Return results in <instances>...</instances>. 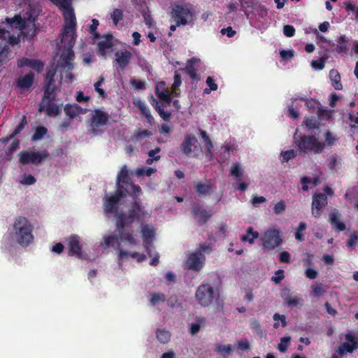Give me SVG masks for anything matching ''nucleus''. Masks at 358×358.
<instances>
[{
  "mask_svg": "<svg viewBox=\"0 0 358 358\" xmlns=\"http://www.w3.org/2000/svg\"><path fill=\"white\" fill-rule=\"evenodd\" d=\"M103 82H104L103 77H100L99 80L97 82H96L94 85L96 92H97L101 97L106 96L105 90L101 88V86L103 83Z\"/></svg>",
  "mask_w": 358,
  "mask_h": 358,
  "instance_id": "obj_51",
  "label": "nucleus"
},
{
  "mask_svg": "<svg viewBox=\"0 0 358 358\" xmlns=\"http://www.w3.org/2000/svg\"><path fill=\"white\" fill-rule=\"evenodd\" d=\"M156 337L160 343H166L170 341L171 334L167 330L158 329L156 331Z\"/></svg>",
  "mask_w": 358,
  "mask_h": 358,
  "instance_id": "obj_34",
  "label": "nucleus"
},
{
  "mask_svg": "<svg viewBox=\"0 0 358 358\" xmlns=\"http://www.w3.org/2000/svg\"><path fill=\"white\" fill-rule=\"evenodd\" d=\"M73 52L69 50L66 53H62L59 61L58 67L62 69V79L67 83H71L75 78V76L71 72L73 68Z\"/></svg>",
  "mask_w": 358,
  "mask_h": 358,
  "instance_id": "obj_10",
  "label": "nucleus"
},
{
  "mask_svg": "<svg viewBox=\"0 0 358 358\" xmlns=\"http://www.w3.org/2000/svg\"><path fill=\"white\" fill-rule=\"evenodd\" d=\"M142 238L143 239L144 246L146 250L150 248V243L155 236V229L153 227L144 225L141 229Z\"/></svg>",
  "mask_w": 358,
  "mask_h": 358,
  "instance_id": "obj_23",
  "label": "nucleus"
},
{
  "mask_svg": "<svg viewBox=\"0 0 358 358\" xmlns=\"http://www.w3.org/2000/svg\"><path fill=\"white\" fill-rule=\"evenodd\" d=\"M304 124L306 126L310 129H314L318 128L319 124L315 119L313 118H306L304 120Z\"/></svg>",
  "mask_w": 358,
  "mask_h": 358,
  "instance_id": "obj_56",
  "label": "nucleus"
},
{
  "mask_svg": "<svg viewBox=\"0 0 358 358\" xmlns=\"http://www.w3.org/2000/svg\"><path fill=\"white\" fill-rule=\"evenodd\" d=\"M206 84L209 87V89H205L204 92L208 94L211 90H216L217 89V85L214 83L213 79L211 77H208L206 80Z\"/></svg>",
  "mask_w": 358,
  "mask_h": 358,
  "instance_id": "obj_58",
  "label": "nucleus"
},
{
  "mask_svg": "<svg viewBox=\"0 0 358 358\" xmlns=\"http://www.w3.org/2000/svg\"><path fill=\"white\" fill-rule=\"evenodd\" d=\"M41 12V7L38 3L29 4L27 10L22 15L15 16L13 19H6L8 28H0V39L8 40L10 45L18 43V36H16L15 30L20 31L27 37H33L36 35V28L34 22Z\"/></svg>",
  "mask_w": 358,
  "mask_h": 358,
  "instance_id": "obj_2",
  "label": "nucleus"
},
{
  "mask_svg": "<svg viewBox=\"0 0 358 358\" xmlns=\"http://www.w3.org/2000/svg\"><path fill=\"white\" fill-rule=\"evenodd\" d=\"M115 209L117 217L116 227L121 243V246L119 247L118 260L120 262H124L135 259L137 262L145 260L146 256L144 254L130 250L136 245L137 239L134 234L133 230L127 227H128L135 218L138 220H145L148 217V214L143 210L136 201H135L132 209L129 210V216H127L125 214L119 215L117 208H115Z\"/></svg>",
  "mask_w": 358,
  "mask_h": 358,
  "instance_id": "obj_1",
  "label": "nucleus"
},
{
  "mask_svg": "<svg viewBox=\"0 0 358 358\" xmlns=\"http://www.w3.org/2000/svg\"><path fill=\"white\" fill-rule=\"evenodd\" d=\"M215 296L213 287L208 284L200 285L195 292L196 301L202 307L210 306L214 301Z\"/></svg>",
  "mask_w": 358,
  "mask_h": 358,
  "instance_id": "obj_11",
  "label": "nucleus"
},
{
  "mask_svg": "<svg viewBox=\"0 0 358 358\" xmlns=\"http://www.w3.org/2000/svg\"><path fill=\"white\" fill-rule=\"evenodd\" d=\"M152 105L155 106L157 112L159 113L160 117L164 120H169L171 117V113L169 112L164 111L161 106H158L157 101L152 96Z\"/></svg>",
  "mask_w": 358,
  "mask_h": 358,
  "instance_id": "obj_41",
  "label": "nucleus"
},
{
  "mask_svg": "<svg viewBox=\"0 0 358 358\" xmlns=\"http://www.w3.org/2000/svg\"><path fill=\"white\" fill-rule=\"evenodd\" d=\"M231 175L237 180H241L243 175V169L239 163H236L231 168Z\"/></svg>",
  "mask_w": 358,
  "mask_h": 358,
  "instance_id": "obj_35",
  "label": "nucleus"
},
{
  "mask_svg": "<svg viewBox=\"0 0 358 358\" xmlns=\"http://www.w3.org/2000/svg\"><path fill=\"white\" fill-rule=\"evenodd\" d=\"M282 161L288 162L296 156V151L294 150H289L282 152L280 154Z\"/></svg>",
  "mask_w": 358,
  "mask_h": 358,
  "instance_id": "obj_54",
  "label": "nucleus"
},
{
  "mask_svg": "<svg viewBox=\"0 0 358 358\" xmlns=\"http://www.w3.org/2000/svg\"><path fill=\"white\" fill-rule=\"evenodd\" d=\"M34 74L28 73L24 76H20L16 80V85L22 91L27 90L31 87L34 83Z\"/></svg>",
  "mask_w": 358,
  "mask_h": 358,
  "instance_id": "obj_25",
  "label": "nucleus"
},
{
  "mask_svg": "<svg viewBox=\"0 0 358 358\" xmlns=\"http://www.w3.org/2000/svg\"><path fill=\"white\" fill-rule=\"evenodd\" d=\"M17 66L19 67H23L25 66H30L37 71H41L43 68V64L41 62L27 58H22L19 59L17 62Z\"/></svg>",
  "mask_w": 358,
  "mask_h": 358,
  "instance_id": "obj_28",
  "label": "nucleus"
},
{
  "mask_svg": "<svg viewBox=\"0 0 358 358\" xmlns=\"http://www.w3.org/2000/svg\"><path fill=\"white\" fill-rule=\"evenodd\" d=\"M155 92L159 99L170 103L171 96L173 95L172 91L170 92L166 87L164 82H159L156 84Z\"/></svg>",
  "mask_w": 358,
  "mask_h": 358,
  "instance_id": "obj_22",
  "label": "nucleus"
},
{
  "mask_svg": "<svg viewBox=\"0 0 358 358\" xmlns=\"http://www.w3.org/2000/svg\"><path fill=\"white\" fill-rule=\"evenodd\" d=\"M46 133H47V129L45 127H38L36 129L35 134L32 136V140L33 141L40 140L46 134Z\"/></svg>",
  "mask_w": 358,
  "mask_h": 358,
  "instance_id": "obj_52",
  "label": "nucleus"
},
{
  "mask_svg": "<svg viewBox=\"0 0 358 358\" xmlns=\"http://www.w3.org/2000/svg\"><path fill=\"white\" fill-rule=\"evenodd\" d=\"M199 64L200 60L199 59L193 58L188 61L187 65L186 66V70L190 75L191 78L193 79L196 78V72L197 71V67L199 66Z\"/></svg>",
  "mask_w": 358,
  "mask_h": 358,
  "instance_id": "obj_32",
  "label": "nucleus"
},
{
  "mask_svg": "<svg viewBox=\"0 0 358 358\" xmlns=\"http://www.w3.org/2000/svg\"><path fill=\"white\" fill-rule=\"evenodd\" d=\"M284 278V272L282 270H278L275 272V276L272 277L271 280L275 283H279Z\"/></svg>",
  "mask_w": 358,
  "mask_h": 358,
  "instance_id": "obj_64",
  "label": "nucleus"
},
{
  "mask_svg": "<svg viewBox=\"0 0 358 358\" xmlns=\"http://www.w3.org/2000/svg\"><path fill=\"white\" fill-rule=\"evenodd\" d=\"M51 1L59 6L63 13L65 24L61 43L64 47L62 53H66L69 50L72 51L71 48L76 41V16L71 6V0H51Z\"/></svg>",
  "mask_w": 358,
  "mask_h": 358,
  "instance_id": "obj_3",
  "label": "nucleus"
},
{
  "mask_svg": "<svg viewBox=\"0 0 358 358\" xmlns=\"http://www.w3.org/2000/svg\"><path fill=\"white\" fill-rule=\"evenodd\" d=\"M201 251L193 252L190 254L188 257V259L186 262V268L189 269L199 271L200 270L204 264L205 257L201 253V251H210L208 246H201Z\"/></svg>",
  "mask_w": 358,
  "mask_h": 358,
  "instance_id": "obj_13",
  "label": "nucleus"
},
{
  "mask_svg": "<svg viewBox=\"0 0 358 358\" xmlns=\"http://www.w3.org/2000/svg\"><path fill=\"white\" fill-rule=\"evenodd\" d=\"M98 53L105 57L106 54L112 50L114 45L113 37L111 34H107L98 38Z\"/></svg>",
  "mask_w": 358,
  "mask_h": 358,
  "instance_id": "obj_16",
  "label": "nucleus"
},
{
  "mask_svg": "<svg viewBox=\"0 0 358 358\" xmlns=\"http://www.w3.org/2000/svg\"><path fill=\"white\" fill-rule=\"evenodd\" d=\"M329 222L333 227L339 231H343L345 229V224L341 220V214L336 209L330 213Z\"/></svg>",
  "mask_w": 358,
  "mask_h": 358,
  "instance_id": "obj_27",
  "label": "nucleus"
},
{
  "mask_svg": "<svg viewBox=\"0 0 358 358\" xmlns=\"http://www.w3.org/2000/svg\"><path fill=\"white\" fill-rule=\"evenodd\" d=\"M55 89L52 86L51 81L48 85L45 91L43 99L41 101L39 111H45L48 116L55 117L58 115L62 109V103L56 105L54 101L56 100Z\"/></svg>",
  "mask_w": 358,
  "mask_h": 358,
  "instance_id": "obj_6",
  "label": "nucleus"
},
{
  "mask_svg": "<svg viewBox=\"0 0 358 358\" xmlns=\"http://www.w3.org/2000/svg\"><path fill=\"white\" fill-rule=\"evenodd\" d=\"M261 242L264 250H273L279 247L283 242L282 231L276 227L268 228L263 233Z\"/></svg>",
  "mask_w": 358,
  "mask_h": 358,
  "instance_id": "obj_9",
  "label": "nucleus"
},
{
  "mask_svg": "<svg viewBox=\"0 0 358 358\" xmlns=\"http://www.w3.org/2000/svg\"><path fill=\"white\" fill-rule=\"evenodd\" d=\"M33 227L24 217H17L13 222V236L15 241L22 246H27L34 240Z\"/></svg>",
  "mask_w": 358,
  "mask_h": 358,
  "instance_id": "obj_4",
  "label": "nucleus"
},
{
  "mask_svg": "<svg viewBox=\"0 0 358 358\" xmlns=\"http://www.w3.org/2000/svg\"><path fill=\"white\" fill-rule=\"evenodd\" d=\"M64 112L70 118H75L80 115L86 113L87 109L82 108L78 104H67L64 107Z\"/></svg>",
  "mask_w": 358,
  "mask_h": 358,
  "instance_id": "obj_26",
  "label": "nucleus"
},
{
  "mask_svg": "<svg viewBox=\"0 0 358 358\" xmlns=\"http://www.w3.org/2000/svg\"><path fill=\"white\" fill-rule=\"evenodd\" d=\"M327 204V197L323 194H316L313 197L312 202V215L315 217H319L321 215L322 210Z\"/></svg>",
  "mask_w": 358,
  "mask_h": 358,
  "instance_id": "obj_18",
  "label": "nucleus"
},
{
  "mask_svg": "<svg viewBox=\"0 0 358 358\" xmlns=\"http://www.w3.org/2000/svg\"><path fill=\"white\" fill-rule=\"evenodd\" d=\"M329 167L332 170H335L338 168L341 164V158L337 155H334L331 156L329 159Z\"/></svg>",
  "mask_w": 358,
  "mask_h": 358,
  "instance_id": "obj_39",
  "label": "nucleus"
},
{
  "mask_svg": "<svg viewBox=\"0 0 358 358\" xmlns=\"http://www.w3.org/2000/svg\"><path fill=\"white\" fill-rule=\"evenodd\" d=\"M101 245L104 248L113 247L117 251L119 254V247L121 246L120 236L117 237L115 235H105L103 236Z\"/></svg>",
  "mask_w": 358,
  "mask_h": 358,
  "instance_id": "obj_24",
  "label": "nucleus"
},
{
  "mask_svg": "<svg viewBox=\"0 0 358 358\" xmlns=\"http://www.w3.org/2000/svg\"><path fill=\"white\" fill-rule=\"evenodd\" d=\"M348 38L345 36H341L338 41L336 50L341 53L345 52L348 48Z\"/></svg>",
  "mask_w": 358,
  "mask_h": 358,
  "instance_id": "obj_37",
  "label": "nucleus"
},
{
  "mask_svg": "<svg viewBox=\"0 0 358 358\" xmlns=\"http://www.w3.org/2000/svg\"><path fill=\"white\" fill-rule=\"evenodd\" d=\"M193 213L194 218L199 222V223H205L207 220L210 217L211 213L209 212H207L206 210L202 209L199 206H195L193 209Z\"/></svg>",
  "mask_w": 358,
  "mask_h": 358,
  "instance_id": "obj_29",
  "label": "nucleus"
},
{
  "mask_svg": "<svg viewBox=\"0 0 358 358\" xmlns=\"http://www.w3.org/2000/svg\"><path fill=\"white\" fill-rule=\"evenodd\" d=\"M259 237V233L254 231L252 227H249L247 230L245 235L242 236L241 240L243 242H248L250 244H252L255 240Z\"/></svg>",
  "mask_w": 358,
  "mask_h": 358,
  "instance_id": "obj_33",
  "label": "nucleus"
},
{
  "mask_svg": "<svg viewBox=\"0 0 358 358\" xmlns=\"http://www.w3.org/2000/svg\"><path fill=\"white\" fill-rule=\"evenodd\" d=\"M285 210V203L283 201H280L275 204L273 210L275 214H281Z\"/></svg>",
  "mask_w": 358,
  "mask_h": 358,
  "instance_id": "obj_59",
  "label": "nucleus"
},
{
  "mask_svg": "<svg viewBox=\"0 0 358 358\" xmlns=\"http://www.w3.org/2000/svg\"><path fill=\"white\" fill-rule=\"evenodd\" d=\"M156 172V169L154 168H138L136 170V173L138 176L145 175L147 176H151L152 173Z\"/></svg>",
  "mask_w": 358,
  "mask_h": 358,
  "instance_id": "obj_49",
  "label": "nucleus"
},
{
  "mask_svg": "<svg viewBox=\"0 0 358 358\" xmlns=\"http://www.w3.org/2000/svg\"><path fill=\"white\" fill-rule=\"evenodd\" d=\"M279 260L281 262L287 263V264L290 263L291 262L290 254L288 252H286V251L282 252L280 254Z\"/></svg>",
  "mask_w": 358,
  "mask_h": 358,
  "instance_id": "obj_63",
  "label": "nucleus"
},
{
  "mask_svg": "<svg viewBox=\"0 0 358 358\" xmlns=\"http://www.w3.org/2000/svg\"><path fill=\"white\" fill-rule=\"evenodd\" d=\"M238 349L241 351L248 350L250 348V344L248 340L241 339L237 341Z\"/></svg>",
  "mask_w": 358,
  "mask_h": 358,
  "instance_id": "obj_55",
  "label": "nucleus"
},
{
  "mask_svg": "<svg viewBox=\"0 0 358 358\" xmlns=\"http://www.w3.org/2000/svg\"><path fill=\"white\" fill-rule=\"evenodd\" d=\"M232 345L229 344H217L215 346V351L222 356H224L225 355H230L232 351Z\"/></svg>",
  "mask_w": 358,
  "mask_h": 358,
  "instance_id": "obj_38",
  "label": "nucleus"
},
{
  "mask_svg": "<svg viewBox=\"0 0 358 358\" xmlns=\"http://www.w3.org/2000/svg\"><path fill=\"white\" fill-rule=\"evenodd\" d=\"M214 188L215 187L211 184L204 185L202 183H199L196 185V191L201 194H209L214 189Z\"/></svg>",
  "mask_w": 358,
  "mask_h": 358,
  "instance_id": "obj_40",
  "label": "nucleus"
},
{
  "mask_svg": "<svg viewBox=\"0 0 358 358\" xmlns=\"http://www.w3.org/2000/svg\"><path fill=\"white\" fill-rule=\"evenodd\" d=\"M182 153L189 157H197L201 152L198 139L192 134L186 135L180 145Z\"/></svg>",
  "mask_w": 358,
  "mask_h": 358,
  "instance_id": "obj_12",
  "label": "nucleus"
},
{
  "mask_svg": "<svg viewBox=\"0 0 358 358\" xmlns=\"http://www.w3.org/2000/svg\"><path fill=\"white\" fill-rule=\"evenodd\" d=\"M299 152L302 155L320 154L326 148V144L314 136L304 135L297 143Z\"/></svg>",
  "mask_w": 358,
  "mask_h": 358,
  "instance_id": "obj_5",
  "label": "nucleus"
},
{
  "mask_svg": "<svg viewBox=\"0 0 358 358\" xmlns=\"http://www.w3.org/2000/svg\"><path fill=\"white\" fill-rule=\"evenodd\" d=\"M146 250L148 252V255L152 258V259L150 262V264L151 266H157L159 263V255L157 253L152 254L150 248H148V250Z\"/></svg>",
  "mask_w": 358,
  "mask_h": 358,
  "instance_id": "obj_61",
  "label": "nucleus"
},
{
  "mask_svg": "<svg viewBox=\"0 0 358 358\" xmlns=\"http://www.w3.org/2000/svg\"><path fill=\"white\" fill-rule=\"evenodd\" d=\"M131 56V52L127 50H118L115 53V62L120 71H123L129 64Z\"/></svg>",
  "mask_w": 358,
  "mask_h": 358,
  "instance_id": "obj_20",
  "label": "nucleus"
},
{
  "mask_svg": "<svg viewBox=\"0 0 358 358\" xmlns=\"http://www.w3.org/2000/svg\"><path fill=\"white\" fill-rule=\"evenodd\" d=\"M181 83L182 81L180 76L177 72H176L174 76V82L172 85V93L173 96H177L179 95V92H178L177 88L181 85Z\"/></svg>",
  "mask_w": 358,
  "mask_h": 358,
  "instance_id": "obj_46",
  "label": "nucleus"
},
{
  "mask_svg": "<svg viewBox=\"0 0 358 358\" xmlns=\"http://www.w3.org/2000/svg\"><path fill=\"white\" fill-rule=\"evenodd\" d=\"M337 141L336 136L331 132L327 131L325 134V142L326 146L333 145Z\"/></svg>",
  "mask_w": 358,
  "mask_h": 358,
  "instance_id": "obj_53",
  "label": "nucleus"
},
{
  "mask_svg": "<svg viewBox=\"0 0 358 358\" xmlns=\"http://www.w3.org/2000/svg\"><path fill=\"white\" fill-rule=\"evenodd\" d=\"M306 229V224L305 222H300L299 224V227L297 228V230L295 233V238L299 241H302L303 240V234L302 232L305 231Z\"/></svg>",
  "mask_w": 358,
  "mask_h": 358,
  "instance_id": "obj_50",
  "label": "nucleus"
},
{
  "mask_svg": "<svg viewBox=\"0 0 358 358\" xmlns=\"http://www.w3.org/2000/svg\"><path fill=\"white\" fill-rule=\"evenodd\" d=\"M110 18L112 19L113 24L117 25V23L123 18L122 11L120 9H114L110 13Z\"/></svg>",
  "mask_w": 358,
  "mask_h": 358,
  "instance_id": "obj_47",
  "label": "nucleus"
},
{
  "mask_svg": "<svg viewBox=\"0 0 358 358\" xmlns=\"http://www.w3.org/2000/svg\"><path fill=\"white\" fill-rule=\"evenodd\" d=\"M325 60L320 58L317 60H313L311 62V66L316 70H322L324 67Z\"/></svg>",
  "mask_w": 358,
  "mask_h": 358,
  "instance_id": "obj_57",
  "label": "nucleus"
},
{
  "mask_svg": "<svg viewBox=\"0 0 358 358\" xmlns=\"http://www.w3.org/2000/svg\"><path fill=\"white\" fill-rule=\"evenodd\" d=\"M206 148V156L210 159L213 158V145L210 139L204 141Z\"/></svg>",
  "mask_w": 358,
  "mask_h": 358,
  "instance_id": "obj_60",
  "label": "nucleus"
},
{
  "mask_svg": "<svg viewBox=\"0 0 358 358\" xmlns=\"http://www.w3.org/2000/svg\"><path fill=\"white\" fill-rule=\"evenodd\" d=\"M345 339L347 341L341 345L337 351L341 356H343L347 353H352L358 348L357 343L352 334H347Z\"/></svg>",
  "mask_w": 358,
  "mask_h": 358,
  "instance_id": "obj_19",
  "label": "nucleus"
},
{
  "mask_svg": "<svg viewBox=\"0 0 358 358\" xmlns=\"http://www.w3.org/2000/svg\"><path fill=\"white\" fill-rule=\"evenodd\" d=\"M108 120V115L101 110H96L92 116L90 124L91 133L96 134L99 128L106 124Z\"/></svg>",
  "mask_w": 358,
  "mask_h": 358,
  "instance_id": "obj_17",
  "label": "nucleus"
},
{
  "mask_svg": "<svg viewBox=\"0 0 358 358\" xmlns=\"http://www.w3.org/2000/svg\"><path fill=\"white\" fill-rule=\"evenodd\" d=\"M48 157V152H24L20 154V162L23 164L32 163L39 164Z\"/></svg>",
  "mask_w": 358,
  "mask_h": 358,
  "instance_id": "obj_14",
  "label": "nucleus"
},
{
  "mask_svg": "<svg viewBox=\"0 0 358 358\" xmlns=\"http://www.w3.org/2000/svg\"><path fill=\"white\" fill-rule=\"evenodd\" d=\"M68 248L71 255H75L79 258H84V254L82 252L80 245V238L73 235L69 238Z\"/></svg>",
  "mask_w": 358,
  "mask_h": 358,
  "instance_id": "obj_21",
  "label": "nucleus"
},
{
  "mask_svg": "<svg viewBox=\"0 0 358 358\" xmlns=\"http://www.w3.org/2000/svg\"><path fill=\"white\" fill-rule=\"evenodd\" d=\"M283 33L287 37H292L294 35L295 29L291 25H285L283 27Z\"/></svg>",
  "mask_w": 358,
  "mask_h": 358,
  "instance_id": "obj_62",
  "label": "nucleus"
},
{
  "mask_svg": "<svg viewBox=\"0 0 358 358\" xmlns=\"http://www.w3.org/2000/svg\"><path fill=\"white\" fill-rule=\"evenodd\" d=\"M160 151L159 148L152 150L148 152V159L146 160L148 164H152L155 161H158L160 159V156L157 155Z\"/></svg>",
  "mask_w": 358,
  "mask_h": 358,
  "instance_id": "obj_42",
  "label": "nucleus"
},
{
  "mask_svg": "<svg viewBox=\"0 0 358 358\" xmlns=\"http://www.w3.org/2000/svg\"><path fill=\"white\" fill-rule=\"evenodd\" d=\"M281 296L286 306L290 308L302 307L304 301L300 294H292L289 289L284 288L281 291Z\"/></svg>",
  "mask_w": 358,
  "mask_h": 358,
  "instance_id": "obj_15",
  "label": "nucleus"
},
{
  "mask_svg": "<svg viewBox=\"0 0 358 358\" xmlns=\"http://www.w3.org/2000/svg\"><path fill=\"white\" fill-rule=\"evenodd\" d=\"M329 78L331 81V85L336 90L343 89V85L341 82V76L337 70L332 69L329 72Z\"/></svg>",
  "mask_w": 358,
  "mask_h": 358,
  "instance_id": "obj_31",
  "label": "nucleus"
},
{
  "mask_svg": "<svg viewBox=\"0 0 358 358\" xmlns=\"http://www.w3.org/2000/svg\"><path fill=\"white\" fill-rule=\"evenodd\" d=\"M134 103L141 110L142 113L145 116L148 122L152 123L154 118L150 114V110L146 106L145 103L141 99H135Z\"/></svg>",
  "mask_w": 358,
  "mask_h": 358,
  "instance_id": "obj_30",
  "label": "nucleus"
},
{
  "mask_svg": "<svg viewBox=\"0 0 358 358\" xmlns=\"http://www.w3.org/2000/svg\"><path fill=\"white\" fill-rule=\"evenodd\" d=\"M311 289L313 296L315 297H320L324 294L323 286L321 284L312 285Z\"/></svg>",
  "mask_w": 358,
  "mask_h": 358,
  "instance_id": "obj_48",
  "label": "nucleus"
},
{
  "mask_svg": "<svg viewBox=\"0 0 358 358\" xmlns=\"http://www.w3.org/2000/svg\"><path fill=\"white\" fill-rule=\"evenodd\" d=\"M291 338L285 336L281 338L280 343L278 345V349L281 352H285L290 344Z\"/></svg>",
  "mask_w": 358,
  "mask_h": 358,
  "instance_id": "obj_45",
  "label": "nucleus"
},
{
  "mask_svg": "<svg viewBox=\"0 0 358 358\" xmlns=\"http://www.w3.org/2000/svg\"><path fill=\"white\" fill-rule=\"evenodd\" d=\"M128 176V171L126 166L122 167L117 177V185L118 189L115 194H107L104 199V211L106 213H111L115 211V208L117 202L120 201L122 196V192L120 189V182H124Z\"/></svg>",
  "mask_w": 358,
  "mask_h": 358,
  "instance_id": "obj_7",
  "label": "nucleus"
},
{
  "mask_svg": "<svg viewBox=\"0 0 358 358\" xmlns=\"http://www.w3.org/2000/svg\"><path fill=\"white\" fill-rule=\"evenodd\" d=\"M273 319L275 321L273 327L275 329H277L279 327V322H281L282 327H285L287 325L286 317L285 315H280L276 313L273 315Z\"/></svg>",
  "mask_w": 358,
  "mask_h": 358,
  "instance_id": "obj_43",
  "label": "nucleus"
},
{
  "mask_svg": "<svg viewBox=\"0 0 358 358\" xmlns=\"http://www.w3.org/2000/svg\"><path fill=\"white\" fill-rule=\"evenodd\" d=\"M166 296L162 293L153 292L150 294V302L152 306H156L165 301Z\"/></svg>",
  "mask_w": 358,
  "mask_h": 358,
  "instance_id": "obj_36",
  "label": "nucleus"
},
{
  "mask_svg": "<svg viewBox=\"0 0 358 358\" xmlns=\"http://www.w3.org/2000/svg\"><path fill=\"white\" fill-rule=\"evenodd\" d=\"M152 135V133L148 130H141L138 129L135 131L133 135V139L136 141H139L145 138H148Z\"/></svg>",
  "mask_w": 358,
  "mask_h": 358,
  "instance_id": "obj_44",
  "label": "nucleus"
},
{
  "mask_svg": "<svg viewBox=\"0 0 358 358\" xmlns=\"http://www.w3.org/2000/svg\"><path fill=\"white\" fill-rule=\"evenodd\" d=\"M171 16L177 25L185 26L194 21V10L191 5L176 4L172 8Z\"/></svg>",
  "mask_w": 358,
  "mask_h": 358,
  "instance_id": "obj_8",
  "label": "nucleus"
}]
</instances>
